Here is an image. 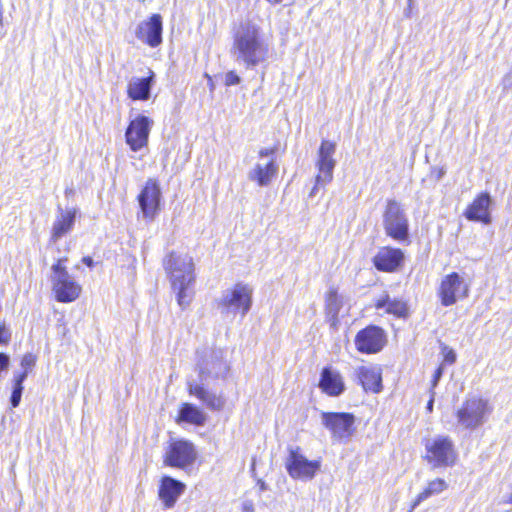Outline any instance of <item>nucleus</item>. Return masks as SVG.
<instances>
[{"label": "nucleus", "instance_id": "obj_9", "mask_svg": "<svg viewBox=\"0 0 512 512\" xmlns=\"http://www.w3.org/2000/svg\"><path fill=\"white\" fill-rule=\"evenodd\" d=\"M276 151L277 147L261 148L259 150V161L247 174L250 181L256 182L261 187H266L272 182L278 173Z\"/></svg>", "mask_w": 512, "mask_h": 512}, {"label": "nucleus", "instance_id": "obj_14", "mask_svg": "<svg viewBox=\"0 0 512 512\" xmlns=\"http://www.w3.org/2000/svg\"><path fill=\"white\" fill-rule=\"evenodd\" d=\"M469 285L456 272H452L445 276L440 284L439 296L444 306L453 305L458 298L468 296Z\"/></svg>", "mask_w": 512, "mask_h": 512}, {"label": "nucleus", "instance_id": "obj_4", "mask_svg": "<svg viewBox=\"0 0 512 512\" xmlns=\"http://www.w3.org/2000/svg\"><path fill=\"white\" fill-rule=\"evenodd\" d=\"M251 305L252 289L243 283H237L233 288L225 290L218 300V309L226 316H235L240 313L244 317Z\"/></svg>", "mask_w": 512, "mask_h": 512}, {"label": "nucleus", "instance_id": "obj_40", "mask_svg": "<svg viewBox=\"0 0 512 512\" xmlns=\"http://www.w3.org/2000/svg\"><path fill=\"white\" fill-rule=\"evenodd\" d=\"M266 1L272 5H276V4L282 3L284 0H266Z\"/></svg>", "mask_w": 512, "mask_h": 512}, {"label": "nucleus", "instance_id": "obj_38", "mask_svg": "<svg viewBox=\"0 0 512 512\" xmlns=\"http://www.w3.org/2000/svg\"><path fill=\"white\" fill-rule=\"evenodd\" d=\"M433 404H434V392L431 393V398L427 403L426 409L428 412H432L433 410Z\"/></svg>", "mask_w": 512, "mask_h": 512}, {"label": "nucleus", "instance_id": "obj_28", "mask_svg": "<svg viewBox=\"0 0 512 512\" xmlns=\"http://www.w3.org/2000/svg\"><path fill=\"white\" fill-rule=\"evenodd\" d=\"M179 419L190 424L203 425L206 421V415L193 404L184 403L179 411Z\"/></svg>", "mask_w": 512, "mask_h": 512}, {"label": "nucleus", "instance_id": "obj_31", "mask_svg": "<svg viewBox=\"0 0 512 512\" xmlns=\"http://www.w3.org/2000/svg\"><path fill=\"white\" fill-rule=\"evenodd\" d=\"M37 357L36 355L32 353H26L23 355L21 359V368L22 372L16 373L15 375H25V379L27 378L28 374L33 370L34 366L36 365Z\"/></svg>", "mask_w": 512, "mask_h": 512}, {"label": "nucleus", "instance_id": "obj_37", "mask_svg": "<svg viewBox=\"0 0 512 512\" xmlns=\"http://www.w3.org/2000/svg\"><path fill=\"white\" fill-rule=\"evenodd\" d=\"M242 512H254V503L252 500H244L242 502Z\"/></svg>", "mask_w": 512, "mask_h": 512}, {"label": "nucleus", "instance_id": "obj_19", "mask_svg": "<svg viewBox=\"0 0 512 512\" xmlns=\"http://www.w3.org/2000/svg\"><path fill=\"white\" fill-rule=\"evenodd\" d=\"M404 253L401 249L382 247L373 257V264L377 270L383 272H394L402 264Z\"/></svg>", "mask_w": 512, "mask_h": 512}, {"label": "nucleus", "instance_id": "obj_39", "mask_svg": "<svg viewBox=\"0 0 512 512\" xmlns=\"http://www.w3.org/2000/svg\"><path fill=\"white\" fill-rule=\"evenodd\" d=\"M82 261L88 267H93L94 265V261L90 256L83 257Z\"/></svg>", "mask_w": 512, "mask_h": 512}, {"label": "nucleus", "instance_id": "obj_21", "mask_svg": "<svg viewBox=\"0 0 512 512\" xmlns=\"http://www.w3.org/2000/svg\"><path fill=\"white\" fill-rule=\"evenodd\" d=\"M155 74L149 70V76L144 78L132 77L127 85V94L132 100L146 101L150 98Z\"/></svg>", "mask_w": 512, "mask_h": 512}, {"label": "nucleus", "instance_id": "obj_7", "mask_svg": "<svg viewBox=\"0 0 512 512\" xmlns=\"http://www.w3.org/2000/svg\"><path fill=\"white\" fill-rule=\"evenodd\" d=\"M320 460H309L301 452L298 446L288 447V456L285 460V468L293 479L309 481L312 480L320 470Z\"/></svg>", "mask_w": 512, "mask_h": 512}, {"label": "nucleus", "instance_id": "obj_26", "mask_svg": "<svg viewBox=\"0 0 512 512\" xmlns=\"http://www.w3.org/2000/svg\"><path fill=\"white\" fill-rule=\"evenodd\" d=\"M375 307L377 309L386 308V312L389 314L396 315L398 317H405L408 312L406 302L397 299H390L389 295H385L378 299Z\"/></svg>", "mask_w": 512, "mask_h": 512}, {"label": "nucleus", "instance_id": "obj_22", "mask_svg": "<svg viewBox=\"0 0 512 512\" xmlns=\"http://www.w3.org/2000/svg\"><path fill=\"white\" fill-rule=\"evenodd\" d=\"M185 485L169 476H165L161 480L159 487V498L165 507L171 508L175 505L179 496L184 492Z\"/></svg>", "mask_w": 512, "mask_h": 512}, {"label": "nucleus", "instance_id": "obj_1", "mask_svg": "<svg viewBox=\"0 0 512 512\" xmlns=\"http://www.w3.org/2000/svg\"><path fill=\"white\" fill-rule=\"evenodd\" d=\"M196 370L198 379L187 380L188 392L196 397L203 405L213 411H220L225 405V399L221 394H216L205 387L209 378H224L229 366L224 359V352L219 348L205 347L197 350Z\"/></svg>", "mask_w": 512, "mask_h": 512}, {"label": "nucleus", "instance_id": "obj_5", "mask_svg": "<svg viewBox=\"0 0 512 512\" xmlns=\"http://www.w3.org/2000/svg\"><path fill=\"white\" fill-rule=\"evenodd\" d=\"M66 260V258L58 259L51 268L52 289L55 293L56 300L62 303H69L76 300L81 292V286L74 280L63 265Z\"/></svg>", "mask_w": 512, "mask_h": 512}, {"label": "nucleus", "instance_id": "obj_8", "mask_svg": "<svg viewBox=\"0 0 512 512\" xmlns=\"http://www.w3.org/2000/svg\"><path fill=\"white\" fill-rule=\"evenodd\" d=\"M336 152V144L329 140H323L317 153L316 167L318 173L315 177V185L310 192V196L317 194L318 187H324L333 179V171L336 166V160L333 158Z\"/></svg>", "mask_w": 512, "mask_h": 512}, {"label": "nucleus", "instance_id": "obj_36", "mask_svg": "<svg viewBox=\"0 0 512 512\" xmlns=\"http://www.w3.org/2000/svg\"><path fill=\"white\" fill-rule=\"evenodd\" d=\"M442 375H443V368H442V366H440L434 372L433 379H432V388L437 386Z\"/></svg>", "mask_w": 512, "mask_h": 512}, {"label": "nucleus", "instance_id": "obj_27", "mask_svg": "<svg viewBox=\"0 0 512 512\" xmlns=\"http://www.w3.org/2000/svg\"><path fill=\"white\" fill-rule=\"evenodd\" d=\"M342 307V300L334 289L329 290L326 297V315L332 327H336L339 319L338 314Z\"/></svg>", "mask_w": 512, "mask_h": 512}, {"label": "nucleus", "instance_id": "obj_29", "mask_svg": "<svg viewBox=\"0 0 512 512\" xmlns=\"http://www.w3.org/2000/svg\"><path fill=\"white\" fill-rule=\"evenodd\" d=\"M446 488H447V483L445 482V480H443L441 478H437V479L430 481L428 483L427 487L421 493H419L418 496L416 497V499L412 505V509H414L416 506H418L421 502L425 501L429 497H431L433 495L440 494Z\"/></svg>", "mask_w": 512, "mask_h": 512}, {"label": "nucleus", "instance_id": "obj_25", "mask_svg": "<svg viewBox=\"0 0 512 512\" xmlns=\"http://www.w3.org/2000/svg\"><path fill=\"white\" fill-rule=\"evenodd\" d=\"M357 377L365 391L379 393L382 389V377L378 368L361 366L356 370Z\"/></svg>", "mask_w": 512, "mask_h": 512}, {"label": "nucleus", "instance_id": "obj_18", "mask_svg": "<svg viewBox=\"0 0 512 512\" xmlns=\"http://www.w3.org/2000/svg\"><path fill=\"white\" fill-rule=\"evenodd\" d=\"M162 17L160 14H153L149 19L140 22L136 28L135 35L138 40L155 48L162 43Z\"/></svg>", "mask_w": 512, "mask_h": 512}, {"label": "nucleus", "instance_id": "obj_6", "mask_svg": "<svg viewBox=\"0 0 512 512\" xmlns=\"http://www.w3.org/2000/svg\"><path fill=\"white\" fill-rule=\"evenodd\" d=\"M383 225L388 236L396 241L404 242L409 236L408 219L399 202L394 199L387 201L383 214Z\"/></svg>", "mask_w": 512, "mask_h": 512}, {"label": "nucleus", "instance_id": "obj_13", "mask_svg": "<svg viewBox=\"0 0 512 512\" xmlns=\"http://www.w3.org/2000/svg\"><path fill=\"white\" fill-rule=\"evenodd\" d=\"M152 125L153 121L144 115H139L130 121L125 132V139L132 151L137 152L147 146Z\"/></svg>", "mask_w": 512, "mask_h": 512}, {"label": "nucleus", "instance_id": "obj_42", "mask_svg": "<svg viewBox=\"0 0 512 512\" xmlns=\"http://www.w3.org/2000/svg\"><path fill=\"white\" fill-rule=\"evenodd\" d=\"M408 2H409V8H410L413 3V0H408Z\"/></svg>", "mask_w": 512, "mask_h": 512}, {"label": "nucleus", "instance_id": "obj_12", "mask_svg": "<svg viewBox=\"0 0 512 512\" xmlns=\"http://www.w3.org/2000/svg\"><path fill=\"white\" fill-rule=\"evenodd\" d=\"M428 461L434 466H449L454 463L456 453L452 440L447 436H437L426 443Z\"/></svg>", "mask_w": 512, "mask_h": 512}, {"label": "nucleus", "instance_id": "obj_33", "mask_svg": "<svg viewBox=\"0 0 512 512\" xmlns=\"http://www.w3.org/2000/svg\"><path fill=\"white\" fill-rule=\"evenodd\" d=\"M240 82L241 78L234 71H229L225 74L224 83L226 86L237 85Z\"/></svg>", "mask_w": 512, "mask_h": 512}, {"label": "nucleus", "instance_id": "obj_2", "mask_svg": "<svg viewBox=\"0 0 512 512\" xmlns=\"http://www.w3.org/2000/svg\"><path fill=\"white\" fill-rule=\"evenodd\" d=\"M269 43L262 28L253 21H242L233 31L230 53L246 69L265 63L269 58Z\"/></svg>", "mask_w": 512, "mask_h": 512}, {"label": "nucleus", "instance_id": "obj_3", "mask_svg": "<svg viewBox=\"0 0 512 512\" xmlns=\"http://www.w3.org/2000/svg\"><path fill=\"white\" fill-rule=\"evenodd\" d=\"M165 271L168 273L172 289L176 292L177 302L182 309L189 306L193 292L189 287L194 282V263L187 254L171 252L163 261Z\"/></svg>", "mask_w": 512, "mask_h": 512}, {"label": "nucleus", "instance_id": "obj_11", "mask_svg": "<svg viewBox=\"0 0 512 512\" xmlns=\"http://www.w3.org/2000/svg\"><path fill=\"white\" fill-rule=\"evenodd\" d=\"M488 413V402L481 398L472 397L467 399L457 411V420L463 428L475 429L484 423Z\"/></svg>", "mask_w": 512, "mask_h": 512}, {"label": "nucleus", "instance_id": "obj_23", "mask_svg": "<svg viewBox=\"0 0 512 512\" xmlns=\"http://www.w3.org/2000/svg\"><path fill=\"white\" fill-rule=\"evenodd\" d=\"M490 203L491 198L489 194H480L466 209L464 213L465 217L471 221H479L485 224H489L491 222L489 212Z\"/></svg>", "mask_w": 512, "mask_h": 512}, {"label": "nucleus", "instance_id": "obj_35", "mask_svg": "<svg viewBox=\"0 0 512 512\" xmlns=\"http://www.w3.org/2000/svg\"><path fill=\"white\" fill-rule=\"evenodd\" d=\"M502 84L505 90L512 89V69L504 76Z\"/></svg>", "mask_w": 512, "mask_h": 512}, {"label": "nucleus", "instance_id": "obj_41", "mask_svg": "<svg viewBox=\"0 0 512 512\" xmlns=\"http://www.w3.org/2000/svg\"><path fill=\"white\" fill-rule=\"evenodd\" d=\"M260 489H261V490H265V489H266V486H265V483H264V482H261V483H260Z\"/></svg>", "mask_w": 512, "mask_h": 512}, {"label": "nucleus", "instance_id": "obj_16", "mask_svg": "<svg viewBox=\"0 0 512 512\" xmlns=\"http://www.w3.org/2000/svg\"><path fill=\"white\" fill-rule=\"evenodd\" d=\"M386 335L383 329L370 325L360 330L355 337L357 350L365 354L377 353L384 347Z\"/></svg>", "mask_w": 512, "mask_h": 512}, {"label": "nucleus", "instance_id": "obj_30", "mask_svg": "<svg viewBox=\"0 0 512 512\" xmlns=\"http://www.w3.org/2000/svg\"><path fill=\"white\" fill-rule=\"evenodd\" d=\"M25 380V375H14L13 388L10 397V404L12 408H16L20 404L22 393L24 390L23 382Z\"/></svg>", "mask_w": 512, "mask_h": 512}, {"label": "nucleus", "instance_id": "obj_20", "mask_svg": "<svg viewBox=\"0 0 512 512\" xmlns=\"http://www.w3.org/2000/svg\"><path fill=\"white\" fill-rule=\"evenodd\" d=\"M319 387L324 393L332 397L341 395L345 390L341 374L331 367L322 369Z\"/></svg>", "mask_w": 512, "mask_h": 512}, {"label": "nucleus", "instance_id": "obj_15", "mask_svg": "<svg viewBox=\"0 0 512 512\" xmlns=\"http://www.w3.org/2000/svg\"><path fill=\"white\" fill-rule=\"evenodd\" d=\"M196 459V451L192 443L185 440L174 441L166 450L164 463L167 466L185 468Z\"/></svg>", "mask_w": 512, "mask_h": 512}, {"label": "nucleus", "instance_id": "obj_17", "mask_svg": "<svg viewBox=\"0 0 512 512\" xmlns=\"http://www.w3.org/2000/svg\"><path fill=\"white\" fill-rule=\"evenodd\" d=\"M160 200L159 183L154 179H148L138 195L139 206L145 218L153 219L155 217L159 211Z\"/></svg>", "mask_w": 512, "mask_h": 512}, {"label": "nucleus", "instance_id": "obj_24", "mask_svg": "<svg viewBox=\"0 0 512 512\" xmlns=\"http://www.w3.org/2000/svg\"><path fill=\"white\" fill-rule=\"evenodd\" d=\"M76 209L63 210L58 208V214L52 226L51 241L57 242L65 234L69 233L74 225Z\"/></svg>", "mask_w": 512, "mask_h": 512}, {"label": "nucleus", "instance_id": "obj_34", "mask_svg": "<svg viewBox=\"0 0 512 512\" xmlns=\"http://www.w3.org/2000/svg\"><path fill=\"white\" fill-rule=\"evenodd\" d=\"M444 361L453 364L456 361V353L452 349L444 348Z\"/></svg>", "mask_w": 512, "mask_h": 512}, {"label": "nucleus", "instance_id": "obj_10", "mask_svg": "<svg viewBox=\"0 0 512 512\" xmlns=\"http://www.w3.org/2000/svg\"><path fill=\"white\" fill-rule=\"evenodd\" d=\"M322 425L331 432L332 439L347 442L354 434L355 416L346 412H322Z\"/></svg>", "mask_w": 512, "mask_h": 512}, {"label": "nucleus", "instance_id": "obj_32", "mask_svg": "<svg viewBox=\"0 0 512 512\" xmlns=\"http://www.w3.org/2000/svg\"><path fill=\"white\" fill-rule=\"evenodd\" d=\"M11 340V332L6 324L0 323V345H7Z\"/></svg>", "mask_w": 512, "mask_h": 512}]
</instances>
